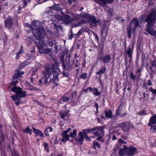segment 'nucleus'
Instances as JSON below:
<instances>
[{
	"label": "nucleus",
	"mask_w": 156,
	"mask_h": 156,
	"mask_svg": "<svg viewBox=\"0 0 156 156\" xmlns=\"http://www.w3.org/2000/svg\"><path fill=\"white\" fill-rule=\"evenodd\" d=\"M59 72V69L56 68L54 64H47L43 71L44 76L39 80V84L40 85H49L52 81V88L54 89L58 86V83L59 81L58 77Z\"/></svg>",
	"instance_id": "obj_1"
},
{
	"label": "nucleus",
	"mask_w": 156,
	"mask_h": 156,
	"mask_svg": "<svg viewBox=\"0 0 156 156\" xmlns=\"http://www.w3.org/2000/svg\"><path fill=\"white\" fill-rule=\"evenodd\" d=\"M44 31L43 28L39 27L33 31L32 33L36 39L38 41V42H35L36 44L39 52L41 54H47L50 52V49L48 48L44 49V46H46V44L44 43V41L43 40V34Z\"/></svg>",
	"instance_id": "obj_2"
},
{
	"label": "nucleus",
	"mask_w": 156,
	"mask_h": 156,
	"mask_svg": "<svg viewBox=\"0 0 156 156\" xmlns=\"http://www.w3.org/2000/svg\"><path fill=\"white\" fill-rule=\"evenodd\" d=\"M100 49L98 51L97 59V62L100 61L102 63L105 64L109 63L111 60V56L109 55H103L104 47V42L101 44H98Z\"/></svg>",
	"instance_id": "obj_3"
},
{
	"label": "nucleus",
	"mask_w": 156,
	"mask_h": 156,
	"mask_svg": "<svg viewBox=\"0 0 156 156\" xmlns=\"http://www.w3.org/2000/svg\"><path fill=\"white\" fill-rule=\"evenodd\" d=\"M138 153L137 148L132 146L127 147L123 145V148L120 149L119 151V155L122 156H133Z\"/></svg>",
	"instance_id": "obj_4"
},
{
	"label": "nucleus",
	"mask_w": 156,
	"mask_h": 156,
	"mask_svg": "<svg viewBox=\"0 0 156 156\" xmlns=\"http://www.w3.org/2000/svg\"><path fill=\"white\" fill-rule=\"evenodd\" d=\"M83 13V12H82L80 14L81 17L82 18H84L90 20L91 21L90 23V26L96 27L98 23H100L99 20H97L95 16L94 15L91 16L89 14L84 13L82 14Z\"/></svg>",
	"instance_id": "obj_5"
},
{
	"label": "nucleus",
	"mask_w": 156,
	"mask_h": 156,
	"mask_svg": "<svg viewBox=\"0 0 156 156\" xmlns=\"http://www.w3.org/2000/svg\"><path fill=\"white\" fill-rule=\"evenodd\" d=\"M156 20V9L151 11V12L147 16L145 22L147 23V25H154Z\"/></svg>",
	"instance_id": "obj_6"
},
{
	"label": "nucleus",
	"mask_w": 156,
	"mask_h": 156,
	"mask_svg": "<svg viewBox=\"0 0 156 156\" xmlns=\"http://www.w3.org/2000/svg\"><path fill=\"white\" fill-rule=\"evenodd\" d=\"M155 124H156V114H154L150 118L149 122L147 124L148 126L151 127L150 130L152 132H156V125H153Z\"/></svg>",
	"instance_id": "obj_7"
},
{
	"label": "nucleus",
	"mask_w": 156,
	"mask_h": 156,
	"mask_svg": "<svg viewBox=\"0 0 156 156\" xmlns=\"http://www.w3.org/2000/svg\"><path fill=\"white\" fill-rule=\"evenodd\" d=\"M78 134L80 137L77 138L76 137H75L74 139L77 143H79L80 145H82L83 144L84 137L88 135V133L85 129H83L82 130V131L79 132Z\"/></svg>",
	"instance_id": "obj_8"
},
{
	"label": "nucleus",
	"mask_w": 156,
	"mask_h": 156,
	"mask_svg": "<svg viewBox=\"0 0 156 156\" xmlns=\"http://www.w3.org/2000/svg\"><path fill=\"white\" fill-rule=\"evenodd\" d=\"M10 90L12 92H15L16 94H17L20 98L25 97L27 95L26 91H23L22 88L18 87H13L11 88Z\"/></svg>",
	"instance_id": "obj_9"
},
{
	"label": "nucleus",
	"mask_w": 156,
	"mask_h": 156,
	"mask_svg": "<svg viewBox=\"0 0 156 156\" xmlns=\"http://www.w3.org/2000/svg\"><path fill=\"white\" fill-rule=\"evenodd\" d=\"M131 123L129 121H126L119 124V126L125 132H128L131 128Z\"/></svg>",
	"instance_id": "obj_10"
},
{
	"label": "nucleus",
	"mask_w": 156,
	"mask_h": 156,
	"mask_svg": "<svg viewBox=\"0 0 156 156\" xmlns=\"http://www.w3.org/2000/svg\"><path fill=\"white\" fill-rule=\"evenodd\" d=\"M102 119H105L107 118L111 119L113 116L112 112L110 109H105L104 111V113H103L100 115Z\"/></svg>",
	"instance_id": "obj_11"
},
{
	"label": "nucleus",
	"mask_w": 156,
	"mask_h": 156,
	"mask_svg": "<svg viewBox=\"0 0 156 156\" xmlns=\"http://www.w3.org/2000/svg\"><path fill=\"white\" fill-rule=\"evenodd\" d=\"M61 19L65 23L67 24H70L74 20L73 18L70 16L64 13L62 14Z\"/></svg>",
	"instance_id": "obj_12"
},
{
	"label": "nucleus",
	"mask_w": 156,
	"mask_h": 156,
	"mask_svg": "<svg viewBox=\"0 0 156 156\" xmlns=\"http://www.w3.org/2000/svg\"><path fill=\"white\" fill-rule=\"evenodd\" d=\"M69 110H61L60 111L59 113V114L61 119H63L64 121L66 120L67 122H69L70 121L69 119H66L65 118V117H69L70 115V114H69Z\"/></svg>",
	"instance_id": "obj_13"
},
{
	"label": "nucleus",
	"mask_w": 156,
	"mask_h": 156,
	"mask_svg": "<svg viewBox=\"0 0 156 156\" xmlns=\"http://www.w3.org/2000/svg\"><path fill=\"white\" fill-rule=\"evenodd\" d=\"M134 45V44L132 43L131 45H129L128 47V50L126 51V53L128 54L129 57V63H131L132 61V55Z\"/></svg>",
	"instance_id": "obj_14"
},
{
	"label": "nucleus",
	"mask_w": 156,
	"mask_h": 156,
	"mask_svg": "<svg viewBox=\"0 0 156 156\" xmlns=\"http://www.w3.org/2000/svg\"><path fill=\"white\" fill-rule=\"evenodd\" d=\"M20 70L18 69L15 70V73L12 76V81L16 79H18L20 76L24 74V72L23 71L20 72Z\"/></svg>",
	"instance_id": "obj_15"
},
{
	"label": "nucleus",
	"mask_w": 156,
	"mask_h": 156,
	"mask_svg": "<svg viewBox=\"0 0 156 156\" xmlns=\"http://www.w3.org/2000/svg\"><path fill=\"white\" fill-rule=\"evenodd\" d=\"M154 25H147L145 30L151 35L153 36L154 37H156V30L154 31L152 30Z\"/></svg>",
	"instance_id": "obj_16"
},
{
	"label": "nucleus",
	"mask_w": 156,
	"mask_h": 156,
	"mask_svg": "<svg viewBox=\"0 0 156 156\" xmlns=\"http://www.w3.org/2000/svg\"><path fill=\"white\" fill-rule=\"evenodd\" d=\"M138 26H134L133 27L132 29V25L131 24H129L127 27L126 30L128 33V37L130 38L131 37V34L132 31H133V33H134L136 31V28Z\"/></svg>",
	"instance_id": "obj_17"
},
{
	"label": "nucleus",
	"mask_w": 156,
	"mask_h": 156,
	"mask_svg": "<svg viewBox=\"0 0 156 156\" xmlns=\"http://www.w3.org/2000/svg\"><path fill=\"white\" fill-rule=\"evenodd\" d=\"M113 0H95V2L102 7H104L108 4H111L113 2Z\"/></svg>",
	"instance_id": "obj_18"
},
{
	"label": "nucleus",
	"mask_w": 156,
	"mask_h": 156,
	"mask_svg": "<svg viewBox=\"0 0 156 156\" xmlns=\"http://www.w3.org/2000/svg\"><path fill=\"white\" fill-rule=\"evenodd\" d=\"M5 26L9 28H11L13 23V19L11 16H8L5 20Z\"/></svg>",
	"instance_id": "obj_19"
},
{
	"label": "nucleus",
	"mask_w": 156,
	"mask_h": 156,
	"mask_svg": "<svg viewBox=\"0 0 156 156\" xmlns=\"http://www.w3.org/2000/svg\"><path fill=\"white\" fill-rule=\"evenodd\" d=\"M108 27H107L106 23H104L101 28V36H103V34L105 32V37L106 38L108 32Z\"/></svg>",
	"instance_id": "obj_20"
},
{
	"label": "nucleus",
	"mask_w": 156,
	"mask_h": 156,
	"mask_svg": "<svg viewBox=\"0 0 156 156\" xmlns=\"http://www.w3.org/2000/svg\"><path fill=\"white\" fill-rule=\"evenodd\" d=\"M33 132L36 135V137L39 136V137L41 138H43L44 137V134L39 129H36L35 127H33Z\"/></svg>",
	"instance_id": "obj_21"
},
{
	"label": "nucleus",
	"mask_w": 156,
	"mask_h": 156,
	"mask_svg": "<svg viewBox=\"0 0 156 156\" xmlns=\"http://www.w3.org/2000/svg\"><path fill=\"white\" fill-rule=\"evenodd\" d=\"M53 131L52 128L50 126H48L47 127L44 131L45 135L46 136H49V132H51Z\"/></svg>",
	"instance_id": "obj_22"
},
{
	"label": "nucleus",
	"mask_w": 156,
	"mask_h": 156,
	"mask_svg": "<svg viewBox=\"0 0 156 156\" xmlns=\"http://www.w3.org/2000/svg\"><path fill=\"white\" fill-rule=\"evenodd\" d=\"M127 114V112L126 110H122V109H121L120 111L118 113H116V114L117 115H119L121 117H122L126 115Z\"/></svg>",
	"instance_id": "obj_23"
},
{
	"label": "nucleus",
	"mask_w": 156,
	"mask_h": 156,
	"mask_svg": "<svg viewBox=\"0 0 156 156\" xmlns=\"http://www.w3.org/2000/svg\"><path fill=\"white\" fill-rule=\"evenodd\" d=\"M101 145L97 141L94 140L93 142L92 145V147L95 150H96L97 148L99 149L100 148Z\"/></svg>",
	"instance_id": "obj_24"
},
{
	"label": "nucleus",
	"mask_w": 156,
	"mask_h": 156,
	"mask_svg": "<svg viewBox=\"0 0 156 156\" xmlns=\"http://www.w3.org/2000/svg\"><path fill=\"white\" fill-rule=\"evenodd\" d=\"M92 90L91 92L95 96H97L101 94V92L98 91V89L97 88L93 87H92Z\"/></svg>",
	"instance_id": "obj_25"
},
{
	"label": "nucleus",
	"mask_w": 156,
	"mask_h": 156,
	"mask_svg": "<svg viewBox=\"0 0 156 156\" xmlns=\"http://www.w3.org/2000/svg\"><path fill=\"white\" fill-rule=\"evenodd\" d=\"M49 10H58L60 9V6L59 4L54 5L51 6L49 7Z\"/></svg>",
	"instance_id": "obj_26"
},
{
	"label": "nucleus",
	"mask_w": 156,
	"mask_h": 156,
	"mask_svg": "<svg viewBox=\"0 0 156 156\" xmlns=\"http://www.w3.org/2000/svg\"><path fill=\"white\" fill-rule=\"evenodd\" d=\"M106 69V68L105 66H103L101 68L99 71L96 72V74L98 75L101 76L105 73Z\"/></svg>",
	"instance_id": "obj_27"
},
{
	"label": "nucleus",
	"mask_w": 156,
	"mask_h": 156,
	"mask_svg": "<svg viewBox=\"0 0 156 156\" xmlns=\"http://www.w3.org/2000/svg\"><path fill=\"white\" fill-rule=\"evenodd\" d=\"M32 130L28 127H27L25 129H23V132L24 133H29L30 135L32 134Z\"/></svg>",
	"instance_id": "obj_28"
},
{
	"label": "nucleus",
	"mask_w": 156,
	"mask_h": 156,
	"mask_svg": "<svg viewBox=\"0 0 156 156\" xmlns=\"http://www.w3.org/2000/svg\"><path fill=\"white\" fill-rule=\"evenodd\" d=\"M131 23L134 24V26L138 27L139 26V21L137 18L133 19L131 21Z\"/></svg>",
	"instance_id": "obj_29"
},
{
	"label": "nucleus",
	"mask_w": 156,
	"mask_h": 156,
	"mask_svg": "<svg viewBox=\"0 0 156 156\" xmlns=\"http://www.w3.org/2000/svg\"><path fill=\"white\" fill-rule=\"evenodd\" d=\"M69 136L71 138H73L76 137L77 134V130L76 129H74L73 130V132H70L69 133Z\"/></svg>",
	"instance_id": "obj_30"
},
{
	"label": "nucleus",
	"mask_w": 156,
	"mask_h": 156,
	"mask_svg": "<svg viewBox=\"0 0 156 156\" xmlns=\"http://www.w3.org/2000/svg\"><path fill=\"white\" fill-rule=\"evenodd\" d=\"M85 129L86 130V132H87L88 134L92 133H93V132L94 131L96 130V128L95 126L91 129L86 128Z\"/></svg>",
	"instance_id": "obj_31"
},
{
	"label": "nucleus",
	"mask_w": 156,
	"mask_h": 156,
	"mask_svg": "<svg viewBox=\"0 0 156 156\" xmlns=\"http://www.w3.org/2000/svg\"><path fill=\"white\" fill-rule=\"evenodd\" d=\"M38 68L37 67H35L34 68H33L32 69V72L31 73V75L33 76L36 75L38 72Z\"/></svg>",
	"instance_id": "obj_32"
},
{
	"label": "nucleus",
	"mask_w": 156,
	"mask_h": 156,
	"mask_svg": "<svg viewBox=\"0 0 156 156\" xmlns=\"http://www.w3.org/2000/svg\"><path fill=\"white\" fill-rule=\"evenodd\" d=\"M77 94V91H74V92H72L71 93L70 96V99L72 102H74V101L75 100L73 99V98L76 96Z\"/></svg>",
	"instance_id": "obj_33"
},
{
	"label": "nucleus",
	"mask_w": 156,
	"mask_h": 156,
	"mask_svg": "<svg viewBox=\"0 0 156 156\" xmlns=\"http://www.w3.org/2000/svg\"><path fill=\"white\" fill-rule=\"evenodd\" d=\"M146 111L144 110H141L137 114V115L140 116H144L146 115L147 113H146Z\"/></svg>",
	"instance_id": "obj_34"
},
{
	"label": "nucleus",
	"mask_w": 156,
	"mask_h": 156,
	"mask_svg": "<svg viewBox=\"0 0 156 156\" xmlns=\"http://www.w3.org/2000/svg\"><path fill=\"white\" fill-rule=\"evenodd\" d=\"M11 153L12 156H19V154L17 152L16 150L14 149L12 150H11Z\"/></svg>",
	"instance_id": "obj_35"
},
{
	"label": "nucleus",
	"mask_w": 156,
	"mask_h": 156,
	"mask_svg": "<svg viewBox=\"0 0 156 156\" xmlns=\"http://www.w3.org/2000/svg\"><path fill=\"white\" fill-rule=\"evenodd\" d=\"M5 139L4 136L3 135H0V151H1L2 148L1 146L2 144L3 143Z\"/></svg>",
	"instance_id": "obj_36"
},
{
	"label": "nucleus",
	"mask_w": 156,
	"mask_h": 156,
	"mask_svg": "<svg viewBox=\"0 0 156 156\" xmlns=\"http://www.w3.org/2000/svg\"><path fill=\"white\" fill-rule=\"evenodd\" d=\"M95 127L96 128V130L100 131L102 134V133H104V128L103 126H96Z\"/></svg>",
	"instance_id": "obj_37"
},
{
	"label": "nucleus",
	"mask_w": 156,
	"mask_h": 156,
	"mask_svg": "<svg viewBox=\"0 0 156 156\" xmlns=\"http://www.w3.org/2000/svg\"><path fill=\"white\" fill-rule=\"evenodd\" d=\"M87 73H83L81 74L80 78L83 80H85L87 79Z\"/></svg>",
	"instance_id": "obj_38"
},
{
	"label": "nucleus",
	"mask_w": 156,
	"mask_h": 156,
	"mask_svg": "<svg viewBox=\"0 0 156 156\" xmlns=\"http://www.w3.org/2000/svg\"><path fill=\"white\" fill-rule=\"evenodd\" d=\"M123 105V102H121L120 103L118 109L116 110V113H118L121 110L120 109H122Z\"/></svg>",
	"instance_id": "obj_39"
},
{
	"label": "nucleus",
	"mask_w": 156,
	"mask_h": 156,
	"mask_svg": "<svg viewBox=\"0 0 156 156\" xmlns=\"http://www.w3.org/2000/svg\"><path fill=\"white\" fill-rule=\"evenodd\" d=\"M11 97L13 100L14 101H16L20 98L17 94H16V95H12L11 96Z\"/></svg>",
	"instance_id": "obj_40"
},
{
	"label": "nucleus",
	"mask_w": 156,
	"mask_h": 156,
	"mask_svg": "<svg viewBox=\"0 0 156 156\" xmlns=\"http://www.w3.org/2000/svg\"><path fill=\"white\" fill-rule=\"evenodd\" d=\"M61 135L63 138L66 139V140H69V134L61 133Z\"/></svg>",
	"instance_id": "obj_41"
},
{
	"label": "nucleus",
	"mask_w": 156,
	"mask_h": 156,
	"mask_svg": "<svg viewBox=\"0 0 156 156\" xmlns=\"http://www.w3.org/2000/svg\"><path fill=\"white\" fill-rule=\"evenodd\" d=\"M62 63V67L63 69L64 70H66L67 69V63L65 64V61L63 60V59L61 60Z\"/></svg>",
	"instance_id": "obj_42"
},
{
	"label": "nucleus",
	"mask_w": 156,
	"mask_h": 156,
	"mask_svg": "<svg viewBox=\"0 0 156 156\" xmlns=\"http://www.w3.org/2000/svg\"><path fill=\"white\" fill-rule=\"evenodd\" d=\"M16 80H14L12 81V82H11L9 84L10 85H12L14 86L13 87H16V86L17 83H18V81L17 80V79H16Z\"/></svg>",
	"instance_id": "obj_43"
},
{
	"label": "nucleus",
	"mask_w": 156,
	"mask_h": 156,
	"mask_svg": "<svg viewBox=\"0 0 156 156\" xmlns=\"http://www.w3.org/2000/svg\"><path fill=\"white\" fill-rule=\"evenodd\" d=\"M26 65L23 62L22 63H20L18 69H19L20 70H21L24 69L26 66Z\"/></svg>",
	"instance_id": "obj_44"
},
{
	"label": "nucleus",
	"mask_w": 156,
	"mask_h": 156,
	"mask_svg": "<svg viewBox=\"0 0 156 156\" xmlns=\"http://www.w3.org/2000/svg\"><path fill=\"white\" fill-rule=\"evenodd\" d=\"M96 139L97 140L103 143L104 142V140L103 139V136L100 134L99 135V136H98V138Z\"/></svg>",
	"instance_id": "obj_45"
},
{
	"label": "nucleus",
	"mask_w": 156,
	"mask_h": 156,
	"mask_svg": "<svg viewBox=\"0 0 156 156\" xmlns=\"http://www.w3.org/2000/svg\"><path fill=\"white\" fill-rule=\"evenodd\" d=\"M82 30L80 29L79 30L77 33L75 34V35L76 36V39L80 37V36L82 34Z\"/></svg>",
	"instance_id": "obj_46"
},
{
	"label": "nucleus",
	"mask_w": 156,
	"mask_h": 156,
	"mask_svg": "<svg viewBox=\"0 0 156 156\" xmlns=\"http://www.w3.org/2000/svg\"><path fill=\"white\" fill-rule=\"evenodd\" d=\"M130 79H132L133 81H134L135 80L136 76L133 75V73L132 72H131L130 74Z\"/></svg>",
	"instance_id": "obj_47"
},
{
	"label": "nucleus",
	"mask_w": 156,
	"mask_h": 156,
	"mask_svg": "<svg viewBox=\"0 0 156 156\" xmlns=\"http://www.w3.org/2000/svg\"><path fill=\"white\" fill-rule=\"evenodd\" d=\"M94 106L96 109V110L95 112V113L96 115V114L98 113L99 105L96 102H94Z\"/></svg>",
	"instance_id": "obj_48"
},
{
	"label": "nucleus",
	"mask_w": 156,
	"mask_h": 156,
	"mask_svg": "<svg viewBox=\"0 0 156 156\" xmlns=\"http://www.w3.org/2000/svg\"><path fill=\"white\" fill-rule=\"evenodd\" d=\"M44 146L45 149L47 150L48 152L49 151V146L47 143H45L44 144Z\"/></svg>",
	"instance_id": "obj_49"
},
{
	"label": "nucleus",
	"mask_w": 156,
	"mask_h": 156,
	"mask_svg": "<svg viewBox=\"0 0 156 156\" xmlns=\"http://www.w3.org/2000/svg\"><path fill=\"white\" fill-rule=\"evenodd\" d=\"M62 98L64 102H67L69 100V98L66 96L62 97Z\"/></svg>",
	"instance_id": "obj_50"
},
{
	"label": "nucleus",
	"mask_w": 156,
	"mask_h": 156,
	"mask_svg": "<svg viewBox=\"0 0 156 156\" xmlns=\"http://www.w3.org/2000/svg\"><path fill=\"white\" fill-rule=\"evenodd\" d=\"M32 62V61L30 60V59L29 58H28L25 61L23 62L27 66L29 64H30V63Z\"/></svg>",
	"instance_id": "obj_51"
},
{
	"label": "nucleus",
	"mask_w": 156,
	"mask_h": 156,
	"mask_svg": "<svg viewBox=\"0 0 156 156\" xmlns=\"http://www.w3.org/2000/svg\"><path fill=\"white\" fill-rule=\"evenodd\" d=\"M136 57H139L140 54L142 52V49H136Z\"/></svg>",
	"instance_id": "obj_52"
},
{
	"label": "nucleus",
	"mask_w": 156,
	"mask_h": 156,
	"mask_svg": "<svg viewBox=\"0 0 156 156\" xmlns=\"http://www.w3.org/2000/svg\"><path fill=\"white\" fill-rule=\"evenodd\" d=\"M23 46L21 45V48L20 49L19 51L17 53L18 54V55H20L23 52Z\"/></svg>",
	"instance_id": "obj_53"
},
{
	"label": "nucleus",
	"mask_w": 156,
	"mask_h": 156,
	"mask_svg": "<svg viewBox=\"0 0 156 156\" xmlns=\"http://www.w3.org/2000/svg\"><path fill=\"white\" fill-rule=\"evenodd\" d=\"M71 129L70 128H68L67 130L63 131L61 133L67 134V133H68L70 130H71Z\"/></svg>",
	"instance_id": "obj_54"
},
{
	"label": "nucleus",
	"mask_w": 156,
	"mask_h": 156,
	"mask_svg": "<svg viewBox=\"0 0 156 156\" xmlns=\"http://www.w3.org/2000/svg\"><path fill=\"white\" fill-rule=\"evenodd\" d=\"M149 90L151 91L153 94H155L156 95V88L154 89H153L152 87H151L149 88Z\"/></svg>",
	"instance_id": "obj_55"
},
{
	"label": "nucleus",
	"mask_w": 156,
	"mask_h": 156,
	"mask_svg": "<svg viewBox=\"0 0 156 156\" xmlns=\"http://www.w3.org/2000/svg\"><path fill=\"white\" fill-rule=\"evenodd\" d=\"M63 76L64 77H69V74L67 73H65L64 70L63 71L62 73Z\"/></svg>",
	"instance_id": "obj_56"
},
{
	"label": "nucleus",
	"mask_w": 156,
	"mask_h": 156,
	"mask_svg": "<svg viewBox=\"0 0 156 156\" xmlns=\"http://www.w3.org/2000/svg\"><path fill=\"white\" fill-rule=\"evenodd\" d=\"M23 8H24L27 5V1L26 0H23Z\"/></svg>",
	"instance_id": "obj_57"
},
{
	"label": "nucleus",
	"mask_w": 156,
	"mask_h": 156,
	"mask_svg": "<svg viewBox=\"0 0 156 156\" xmlns=\"http://www.w3.org/2000/svg\"><path fill=\"white\" fill-rule=\"evenodd\" d=\"M92 90V87H88L85 90H84V92H87L88 90H89L90 92Z\"/></svg>",
	"instance_id": "obj_58"
},
{
	"label": "nucleus",
	"mask_w": 156,
	"mask_h": 156,
	"mask_svg": "<svg viewBox=\"0 0 156 156\" xmlns=\"http://www.w3.org/2000/svg\"><path fill=\"white\" fill-rule=\"evenodd\" d=\"M141 69H138L136 71V73H139L138 74V77H139L140 76V74H141Z\"/></svg>",
	"instance_id": "obj_59"
},
{
	"label": "nucleus",
	"mask_w": 156,
	"mask_h": 156,
	"mask_svg": "<svg viewBox=\"0 0 156 156\" xmlns=\"http://www.w3.org/2000/svg\"><path fill=\"white\" fill-rule=\"evenodd\" d=\"M94 36L95 37V39L96 40L97 42L98 43H99V37H98V35H97V34L96 33H94Z\"/></svg>",
	"instance_id": "obj_60"
},
{
	"label": "nucleus",
	"mask_w": 156,
	"mask_h": 156,
	"mask_svg": "<svg viewBox=\"0 0 156 156\" xmlns=\"http://www.w3.org/2000/svg\"><path fill=\"white\" fill-rule=\"evenodd\" d=\"M139 57H136V59L135 60V64L136 66H138L139 65Z\"/></svg>",
	"instance_id": "obj_61"
},
{
	"label": "nucleus",
	"mask_w": 156,
	"mask_h": 156,
	"mask_svg": "<svg viewBox=\"0 0 156 156\" xmlns=\"http://www.w3.org/2000/svg\"><path fill=\"white\" fill-rule=\"evenodd\" d=\"M118 142L119 143V144H120V145H121V144H123L124 141L122 139H120L118 140Z\"/></svg>",
	"instance_id": "obj_62"
},
{
	"label": "nucleus",
	"mask_w": 156,
	"mask_h": 156,
	"mask_svg": "<svg viewBox=\"0 0 156 156\" xmlns=\"http://www.w3.org/2000/svg\"><path fill=\"white\" fill-rule=\"evenodd\" d=\"M85 23V22L83 20H80L78 22V26H81L82 25Z\"/></svg>",
	"instance_id": "obj_63"
},
{
	"label": "nucleus",
	"mask_w": 156,
	"mask_h": 156,
	"mask_svg": "<svg viewBox=\"0 0 156 156\" xmlns=\"http://www.w3.org/2000/svg\"><path fill=\"white\" fill-rule=\"evenodd\" d=\"M47 44L48 45L51 46V47H53V42L51 41H48L47 42Z\"/></svg>",
	"instance_id": "obj_64"
}]
</instances>
